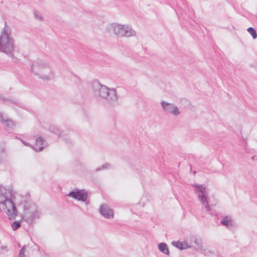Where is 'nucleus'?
<instances>
[{"label": "nucleus", "instance_id": "obj_1", "mask_svg": "<svg viewBox=\"0 0 257 257\" xmlns=\"http://www.w3.org/2000/svg\"><path fill=\"white\" fill-rule=\"evenodd\" d=\"M92 88L96 97L106 99L110 104L117 103V96L115 89L108 88L105 85L101 84L98 80L92 82Z\"/></svg>", "mask_w": 257, "mask_h": 257}, {"label": "nucleus", "instance_id": "obj_2", "mask_svg": "<svg viewBox=\"0 0 257 257\" xmlns=\"http://www.w3.org/2000/svg\"><path fill=\"white\" fill-rule=\"evenodd\" d=\"M7 194V189L0 185V205H3V210L9 218L14 219L17 215V209L12 200L8 198Z\"/></svg>", "mask_w": 257, "mask_h": 257}, {"label": "nucleus", "instance_id": "obj_3", "mask_svg": "<svg viewBox=\"0 0 257 257\" xmlns=\"http://www.w3.org/2000/svg\"><path fill=\"white\" fill-rule=\"evenodd\" d=\"M14 50V40L9 34L7 26L6 25L0 35V52L12 57Z\"/></svg>", "mask_w": 257, "mask_h": 257}, {"label": "nucleus", "instance_id": "obj_4", "mask_svg": "<svg viewBox=\"0 0 257 257\" xmlns=\"http://www.w3.org/2000/svg\"><path fill=\"white\" fill-rule=\"evenodd\" d=\"M23 206L24 214L22 219L28 224H31L34 220L39 218V212L36 205L29 201H24L21 202Z\"/></svg>", "mask_w": 257, "mask_h": 257}, {"label": "nucleus", "instance_id": "obj_5", "mask_svg": "<svg viewBox=\"0 0 257 257\" xmlns=\"http://www.w3.org/2000/svg\"><path fill=\"white\" fill-rule=\"evenodd\" d=\"M23 206L24 214L22 219L28 224H31L34 220L39 218V212L36 205L29 201H24L21 202Z\"/></svg>", "mask_w": 257, "mask_h": 257}, {"label": "nucleus", "instance_id": "obj_6", "mask_svg": "<svg viewBox=\"0 0 257 257\" xmlns=\"http://www.w3.org/2000/svg\"><path fill=\"white\" fill-rule=\"evenodd\" d=\"M46 69H48L51 72L49 64L43 60H37L31 67V71L34 75H38L39 78L44 80H48L50 79L49 77L44 74Z\"/></svg>", "mask_w": 257, "mask_h": 257}, {"label": "nucleus", "instance_id": "obj_7", "mask_svg": "<svg viewBox=\"0 0 257 257\" xmlns=\"http://www.w3.org/2000/svg\"><path fill=\"white\" fill-rule=\"evenodd\" d=\"M113 30L114 34L117 37H131L135 35V31L132 28L128 25L114 24Z\"/></svg>", "mask_w": 257, "mask_h": 257}, {"label": "nucleus", "instance_id": "obj_8", "mask_svg": "<svg viewBox=\"0 0 257 257\" xmlns=\"http://www.w3.org/2000/svg\"><path fill=\"white\" fill-rule=\"evenodd\" d=\"M193 186L195 187V192L198 194L199 200L204 205L207 211L210 210V206L207 200V193L206 191V188L203 185L194 184Z\"/></svg>", "mask_w": 257, "mask_h": 257}, {"label": "nucleus", "instance_id": "obj_9", "mask_svg": "<svg viewBox=\"0 0 257 257\" xmlns=\"http://www.w3.org/2000/svg\"><path fill=\"white\" fill-rule=\"evenodd\" d=\"M67 196L78 201L85 202L87 199L88 193L84 189H75L70 191Z\"/></svg>", "mask_w": 257, "mask_h": 257}, {"label": "nucleus", "instance_id": "obj_10", "mask_svg": "<svg viewBox=\"0 0 257 257\" xmlns=\"http://www.w3.org/2000/svg\"><path fill=\"white\" fill-rule=\"evenodd\" d=\"M162 107L167 112L171 113L174 115H178L180 114L179 109L174 104L162 101Z\"/></svg>", "mask_w": 257, "mask_h": 257}, {"label": "nucleus", "instance_id": "obj_11", "mask_svg": "<svg viewBox=\"0 0 257 257\" xmlns=\"http://www.w3.org/2000/svg\"><path fill=\"white\" fill-rule=\"evenodd\" d=\"M100 213L106 218H113V212L106 204H102L99 209Z\"/></svg>", "mask_w": 257, "mask_h": 257}, {"label": "nucleus", "instance_id": "obj_12", "mask_svg": "<svg viewBox=\"0 0 257 257\" xmlns=\"http://www.w3.org/2000/svg\"><path fill=\"white\" fill-rule=\"evenodd\" d=\"M220 225L225 227L227 229H230L233 227V220L230 215H226L222 217L220 222Z\"/></svg>", "mask_w": 257, "mask_h": 257}, {"label": "nucleus", "instance_id": "obj_13", "mask_svg": "<svg viewBox=\"0 0 257 257\" xmlns=\"http://www.w3.org/2000/svg\"><path fill=\"white\" fill-rule=\"evenodd\" d=\"M0 121L3 125L10 128H13L15 126L14 121L5 116L1 112H0Z\"/></svg>", "mask_w": 257, "mask_h": 257}, {"label": "nucleus", "instance_id": "obj_14", "mask_svg": "<svg viewBox=\"0 0 257 257\" xmlns=\"http://www.w3.org/2000/svg\"><path fill=\"white\" fill-rule=\"evenodd\" d=\"M35 145L36 147L35 148V151L40 152L47 146V142L42 137H40L36 140Z\"/></svg>", "mask_w": 257, "mask_h": 257}, {"label": "nucleus", "instance_id": "obj_15", "mask_svg": "<svg viewBox=\"0 0 257 257\" xmlns=\"http://www.w3.org/2000/svg\"><path fill=\"white\" fill-rule=\"evenodd\" d=\"M172 244L174 246L181 250L187 249L189 247L186 242L180 241H173L172 242Z\"/></svg>", "mask_w": 257, "mask_h": 257}, {"label": "nucleus", "instance_id": "obj_16", "mask_svg": "<svg viewBox=\"0 0 257 257\" xmlns=\"http://www.w3.org/2000/svg\"><path fill=\"white\" fill-rule=\"evenodd\" d=\"M49 131L58 136H60L62 133L61 130L57 126L55 125L50 126L49 127Z\"/></svg>", "mask_w": 257, "mask_h": 257}, {"label": "nucleus", "instance_id": "obj_17", "mask_svg": "<svg viewBox=\"0 0 257 257\" xmlns=\"http://www.w3.org/2000/svg\"><path fill=\"white\" fill-rule=\"evenodd\" d=\"M247 31L251 35L253 39L257 38V33L255 29L252 27H249L247 28Z\"/></svg>", "mask_w": 257, "mask_h": 257}, {"label": "nucleus", "instance_id": "obj_18", "mask_svg": "<svg viewBox=\"0 0 257 257\" xmlns=\"http://www.w3.org/2000/svg\"><path fill=\"white\" fill-rule=\"evenodd\" d=\"M162 252L167 255H169L170 253L168 247L166 243L162 242Z\"/></svg>", "mask_w": 257, "mask_h": 257}, {"label": "nucleus", "instance_id": "obj_19", "mask_svg": "<svg viewBox=\"0 0 257 257\" xmlns=\"http://www.w3.org/2000/svg\"><path fill=\"white\" fill-rule=\"evenodd\" d=\"M111 168V164L109 163H105L102 165L101 167H98L95 169V172L100 171L103 169H108Z\"/></svg>", "mask_w": 257, "mask_h": 257}, {"label": "nucleus", "instance_id": "obj_20", "mask_svg": "<svg viewBox=\"0 0 257 257\" xmlns=\"http://www.w3.org/2000/svg\"><path fill=\"white\" fill-rule=\"evenodd\" d=\"M21 226L20 221H15L12 224V227L14 230H16Z\"/></svg>", "mask_w": 257, "mask_h": 257}, {"label": "nucleus", "instance_id": "obj_21", "mask_svg": "<svg viewBox=\"0 0 257 257\" xmlns=\"http://www.w3.org/2000/svg\"><path fill=\"white\" fill-rule=\"evenodd\" d=\"M34 15L35 19L40 21H42L43 20V17L40 12L38 11H34Z\"/></svg>", "mask_w": 257, "mask_h": 257}, {"label": "nucleus", "instance_id": "obj_22", "mask_svg": "<svg viewBox=\"0 0 257 257\" xmlns=\"http://www.w3.org/2000/svg\"><path fill=\"white\" fill-rule=\"evenodd\" d=\"M10 101L12 103H15V104H17V101H13L9 98H5L4 97H3L1 94H0V102L1 101H2L3 102H5V101Z\"/></svg>", "mask_w": 257, "mask_h": 257}, {"label": "nucleus", "instance_id": "obj_23", "mask_svg": "<svg viewBox=\"0 0 257 257\" xmlns=\"http://www.w3.org/2000/svg\"><path fill=\"white\" fill-rule=\"evenodd\" d=\"M26 246H24L19 251V257H26L25 255V250Z\"/></svg>", "mask_w": 257, "mask_h": 257}, {"label": "nucleus", "instance_id": "obj_24", "mask_svg": "<svg viewBox=\"0 0 257 257\" xmlns=\"http://www.w3.org/2000/svg\"><path fill=\"white\" fill-rule=\"evenodd\" d=\"M4 251H8V247L7 246H2L0 247V253L3 254L4 253Z\"/></svg>", "mask_w": 257, "mask_h": 257}, {"label": "nucleus", "instance_id": "obj_25", "mask_svg": "<svg viewBox=\"0 0 257 257\" xmlns=\"http://www.w3.org/2000/svg\"><path fill=\"white\" fill-rule=\"evenodd\" d=\"M203 253L205 255H209L211 254H212L213 253V252H212L211 251L208 250V249H204V252H203Z\"/></svg>", "mask_w": 257, "mask_h": 257}, {"label": "nucleus", "instance_id": "obj_26", "mask_svg": "<svg viewBox=\"0 0 257 257\" xmlns=\"http://www.w3.org/2000/svg\"><path fill=\"white\" fill-rule=\"evenodd\" d=\"M21 142H22V143L25 145L26 146H30V144L29 143H28V142H26V141H23V140H21Z\"/></svg>", "mask_w": 257, "mask_h": 257}, {"label": "nucleus", "instance_id": "obj_27", "mask_svg": "<svg viewBox=\"0 0 257 257\" xmlns=\"http://www.w3.org/2000/svg\"><path fill=\"white\" fill-rule=\"evenodd\" d=\"M158 248L160 251H161V243H159L158 244Z\"/></svg>", "mask_w": 257, "mask_h": 257}, {"label": "nucleus", "instance_id": "obj_28", "mask_svg": "<svg viewBox=\"0 0 257 257\" xmlns=\"http://www.w3.org/2000/svg\"><path fill=\"white\" fill-rule=\"evenodd\" d=\"M256 157H257V156H255H255H252V157H251V159H252V160H255V159Z\"/></svg>", "mask_w": 257, "mask_h": 257}, {"label": "nucleus", "instance_id": "obj_29", "mask_svg": "<svg viewBox=\"0 0 257 257\" xmlns=\"http://www.w3.org/2000/svg\"><path fill=\"white\" fill-rule=\"evenodd\" d=\"M184 10H185V6H184Z\"/></svg>", "mask_w": 257, "mask_h": 257}, {"label": "nucleus", "instance_id": "obj_30", "mask_svg": "<svg viewBox=\"0 0 257 257\" xmlns=\"http://www.w3.org/2000/svg\"><path fill=\"white\" fill-rule=\"evenodd\" d=\"M256 19H257V15H256Z\"/></svg>", "mask_w": 257, "mask_h": 257}]
</instances>
